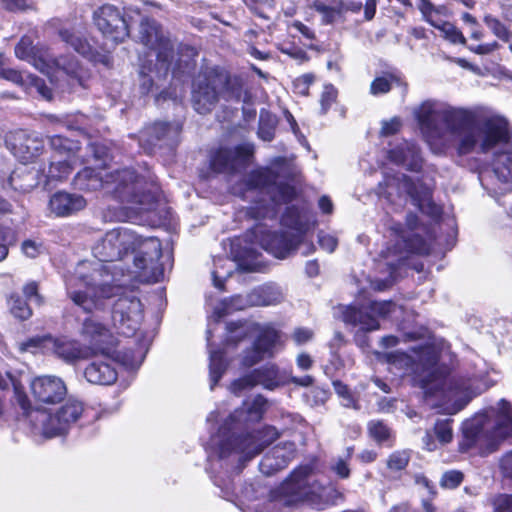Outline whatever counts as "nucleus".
Listing matches in <instances>:
<instances>
[{"label":"nucleus","mask_w":512,"mask_h":512,"mask_svg":"<svg viewBox=\"0 0 512 512\" xmlns=\"http://www.w3.org/2000/svg\"><path fill=\"white\" fill-rule=\"evenodd\" d=\"M413 114L428 141L446 130L459 137V154H492L495 176L512 188V124L505 116L487 107H453L435 100L424 101Z\"/></svg>","instance_id":"f257e3e1"},{"label":"nucleus","mask_w":512,"mask_h":512,"mask_svg":"<svg viewBox=\"0 0 512 512\" xmlns=\"http://www.w3.org/2000/svg\"><path fill=\"white\" fill-rule=\"evenodd\" d=\"M268 409V400L262 395L245 400L219 425L208 442V470L214 484L228 500L236 496L231 473H239L245 463L274 442L279 433L273 426L254 430Z\"/></svg>","instance_id":"f03ea898"},{"label":"nucleus","mask_w":512,"mask_h":512,"mask_svg":"<svg viewBox=\"0 0 512 512\" xmlns=\"http://www.w3.org/2000/svg\"><path fill=\"white\" fill-rule=\"evenodd\" d=\"M412 350L415 357L399 351L387 354L389 369L398 376H413L427 399L439 400L432 405L440 407L443 413H458L486 389L477 377L451 375L447 361L452 362L453 355L445 340H433Z\"/></svg>","instance_id":"7ed1b4c3"},{"label":"nucleus","mask_w":512,"mask_h":512,"mask_svg":"<svg viewBox=\"0 0 512 512\" xmlns=\"http://www.w3.org/2000/svg\"><path fill=\"white\" fill-rule=\"evenodd\" d=\"M76 189L95 191L103 189L123 206L113 213L110 208L104 218L110 221H130L137 224L154 225L152 218L159 187L148 171L139 173L132 168L115 170L102 175L90 167H85L73 179Z\"/></svg>","instance_id":"20e7f679"},{"label":"nucleus","mask_w":512,"mask_h":512,"mask_svg":"<svg viewBox=\"0 0 512 512\" xmlns=\"http://www.w3.org/2000/svg\"><path fill=\"white\" fill-rule=\"evenodd\" d=\"M65 285L69 299L86 313L112 306L111 319L119 334L130 337L139 329L143 320L142 303L115 275L96 271L88 276L78 271L66 278Z\"/></svg>","instance_id":"39448f33"},{"label":"nucleus","mask_w":512,"mask_h":512,"mask_svg":"<svg viewBox=\"0 0 512 512\" xmlns=\"http://www.w3.org/2000/svg\"><path fill=\"white\" fill-rule=\"evenodd\" d=\"M292 176V164L284 157H277L271 168L254 170L233 184L231 192L254 203L248 208L251 218H274L277 207L292 201L296 195L295 188L283 181Z\"/></svg>","instance_id":"423d86ee"},{"label":"nucleus","mask_w":512,"mask_h":512,"mask_svg":"<svg viewBox=\"0 0 512 512\" xmlns=\"http://www.w3.org/2000/svg\"><path fill=\"white\" fill-rule=\"evenodd\" d=\"M81 335L90 345L81 344L78 340L68 336L53 337L51 335L36 336L22 342V351L52 355L67 364H74L85 360L97 353L108 354L113 345V335L109 328L97 321L94 317L84 320Z\"/></svg>","instance_id":"0eeeda50"},{"label":"nucleus","mask_w":512,"mask_h":512,"mask_svg":"<svg viewBox=\"0 0 512 512\" xmlns=\"http://www.w3.org/2000/svg\"><path fill=\"white\" fill-rule=\"evenodd\" d=\"M138 39L149 50L145 58L140 59V90L143 95L152 90L156 81L166 78L170 70L174 76L185 71L180 63L173 66V44L154 19L141 20Z\"/></svg>","instance_id":"6e6552de"},{"label":"nucleus","mask_w":512,"mask_h":512,"mask_svg":"<svg viewBox=\"0 0 512 512\" xmlns=\"http://www.w3.org/2000/svg\"><path fill=\"white\" fill-rule=\"evenodd\" d=\"M15 55L18 59L26 61L37 70L51 77H63L67 81L68 88L57 83L62 91H76L77 88H87L90 74L77 60L75 56L66 55L54 58L49 49L43 44H33L30 36H23L15 47Z\"/></svg>","instance_id":"1a4fd4ad"},{"label":"nucleus","mask_w":512,"mask_h":512,"mask_svg":"<svg viewBox=\"0 0 512 512\" xmlns=\"http://www.w3.org/2000/svg\"><path fill=\"white\" fill-rule=\"evenodd\" d=\"M463 446L465 449L478 448L481 453L495 451L499 444L512 436V409L502 399L497 407H490L463 424Z\"/></svg>","instance_id":"9d476101"},{"label":"nucleus","mask_w":512,"mask_h":512,"mask_svg":"<svg viewBox=\"0 0 512 512\" xmlns=\"http://www.w3.org/2000/svg\"><path fill=\"white\" fill-rule=\"evenodd\" d=\"M14 392L30 432L35 436L53 438L64 435L84 412L83 403L74 398H68L54 414L47 409H30L28 396L16 385H14Z\"/></svg>","instance_id":"9b49d317"},{"label":"nucleus","mask_w":512,"mask_h":512,"mask_svg":"<svg viewBox=\"0 0 512 512\" xmlns=\"http://www.w3.org/2000/svg\"><path fill=\"white\" fill-rule=\"evenodd\" d=\"M107 233L118 234L119 240L113 246L120 250V260L129 252L137 251L134 266L143 272L151 282H159L164 277V266L160 263L162 249L160 241L155 237L142 238L135 231L126 227H117Z\"/></svg>","instance_id":"f8f14e48"},{"label":"nucleus","mask_w":512,"mask_h":512,"mask_svg":"<svg viewBox=\"0 0 512 512\" xmlns=\"http://www.w3.org/2000/svg\"><path fill=\"white\" fill-rule=\"evenodd\" d=\"M227 328L230 333L228 341H238L248 333L257 332L253 345L244 351L242 357L244 367H251L265 358L273 357L281 346L280 333L269 325L230 323Z\"/></svg>","instance_id":"ddd939ff"},{"label":"nucleus","mask_w":512,"mask_h":512,"mask_svg":"<svg viewBox=\"0 0 512 512\" xmlns=\"http://www.w3.org/2000/svg\"><path fill=\"white\" fill-rule=\"evenodd\" d=\"M385 188L379 185V194L384 196L390 202H394V197L400 200L410 198L412 204L417 206L421 212L432 218L439 217L441 208L434 203L432 199V188L422 182H414L410 177L401 174L396 176H387L385 178Z\"/></svg>","instance_id":"4468645a"},{"label":"nucleus","mask_w":512,"mask_h":512,"mask_svg":"<svg viewBox=\"0 0 512 512\" xmlns=\"http://www.w3.org/2000/svg\"><path fill=\"white\" fill-rule=\"evenodd\" d=\"M395 308L396 304L392 301H371L365 305H340L338 311L345 324L371 332L378 330L379 319L393 313Z\"/></svg>","instance_id":"2eb2a0df"},{"label":"nucleus","mask_w":512,"mask_h":512,"mask_svg":"<svg viewBox=\"0 0 512 512\" xmlns=\"http://www.w3.org/2000/svg\"><path fill=\"white\" fill-rule=\"evenodd\" d=\"M225 82V72L216 67H207L197 75L192 86V104L199 114L212 111Z\"/></svg>","instance_id":"dca6fc26"},{"label":"nucleus","mask_w":512,"mask_h":512,"mask_svg":"<svg viewBox=\"0 0 512 512\" xmlns=\"http://www.w3.org/2000/svg\"><path fill=\"white\" fill-rule=\"evenodd\" d=\"M318 461L300 465L290 474L280 487V493L285 497V503L291 505L316 494L322 489L317 476Z\"/></svg>","instance_id":"f3484780"},{"label":"nucleus","mask_w":512,"mask_h":512,"mask_svg":"<svg viewBox=\"0 0 512 512\" xmlns=\"http://www.w3.org/2000/svg\"><path fill=\"white\" fill-rule=\"evenodd\" d=\"M296 232H272L263 224H257L247 234L251 242L258 243L264 250L277 258H286L301 242V226L294 222Z\"/></svg>","instance_id":"a211bd4d"},{"label":"nucleus","mask_w":512,"mask_h":512,"mask_svg":"<svg viewBox=\"0 0 512 512\" xmlns=\"http://www.w3.org/2000/svg\"><path fill=\"white\" fill-rule=\"evenodd\" d=\"M119 237L120 236L116 233L106 232L105 235L94 245L92 251L94 257L98 260V263L94 265L88 276L94 274L96 271H101L103 274L108 272L110 275H115L116 278L118 276V272L121 276H124V268L119 263L120 250L113 246V241H118ZM85 270L86 263L83 262L77 267L76 272L73 275H76L78 271L87 275Z\"/></svg>","instance_id":"6ab92c4d"},{"label":"nucleus","mask_w":512,"mask_h":512,"mask_svg":"<svg viewBox=\"0 0 512 512\" xmlns=\"http://www.w3.org/2000/svg\"><path fill=\"white\" fill-rule=\"evenodd\" d=\"M51 147L55 150L52 156L46 179L47 183L62 181L72 172L76 164V154L79 148L74 142L61 136H53L50 140Z\"/></svg>","instance_id":"aec40b11"},{"label":"nucleus","mask_w":512,"mask_h":512,"mask_svg":"<svg viewBox=\"0 0 512 512\" xmlns=\"http://www.w3.org/2000/svg\"><path fill=\"white\" fill-rule=\"evenodd\" d=\"M94 23L102 34L115 43L125 40L129 27L123 13L114 5L105 4L94 11Z\"/></svg>","instance_id":"412c9836"},{"label":"nucleus","mask_w":512,"mask_h":512,"mask_svg":"<svg viewBox=\"0 0 512 512\" xmlns=\"http://www.w3.org/2000/svg\"><path fill=\"white\" fill-rule=\"evenodd\" d=\"M6 146L21 162H32L44 149L43 138L28 130L19 129L6 136Z\"/></svg>","instance_id":"4be33fe9"},{"label":"nucleus","mask_w":512,"mask_h":512,"mask_svg":"<svg viewBox=\"0 0 512 512\" xmlns=\"http://www.w3.org/2000/svg\"><path fill=\"white\" fill-rule=\"evenodd\" d=\"M418 217L415 214H408L406 217V226L409 230H404L402 224L397 223L391 226V231L395 235V254H402L403 252L415 254H427L430 251V244L418 233L413 230L417 227Z\"/></svg>","instance_id":"5701e85b"},{"label":"nucleus","mask_w":512,"mask_h":512,"mask_svg":"<svg viewBox=\"0 0 512 512\" xmlns=\"http://www.w3.org/2000/svg\"><path fill=\"white\" fill-rule=\"evenodd\" d=\"M258 385L268 390H275L284 385V380L275 364H267L254 369L249 374L232 382L230 390L235 395H239L242 391Z\"/></svg>","instance_id":"b1692460"},{"label":"nucleus","mask_w":512,"mask_h":512,"mask_svg":"<svg viewBox=\"0 0 512 512\" xmlns=\"http://www.w3.org/2000/svg\"><path fill=\"white\" fill-rule=\"evenodd\" d=\"M238 242L232 243L231 254L234 259L218 258L214 261V270L212 271L214 286L220 290L224 288V281L232 275L233 269L242 271H254L256 264L250 259H254L252 249H245V255L239 254L237 248Z\"/></svg>","instance_id":"393cba45"},{"label":"nucleus","mask_w":512,"mask_h":512,"mask_svg":"<svg viewBox=\"0 0 512 512\" xmlns=\"http://www.w3.org/2000/svg\"><path fill=\"white\" fill-rule=\"evenodd\" d=\"M181 130L182 126L179 122H156L140 132L139 143L148 152L156 146L172 148L177 144Z\"/></svg>","instance_id":"a878e982"},{"label":"nucleus","mask_w":512,"mask_h":512,"mask_svg":"<svg viewBox=\"0 0 512 512\" xmlns=\"http://www.w3.org/2000/svg\"><path fill=\"white\" fill-rule=\"evenodd\" d=\"M252 152L253 147L248 143L219 148L211 153V168L216 172H233L248 162Z\"/></svg>","instance_id":"bb28decb"},{"label":"nucleus","mask_w":512,"mask_h":512,"mask_svg":"<svg viewBox=\"0 0 512 512\" xmlns=\"http://www.w3.org/2000/svg\"><path fill=\"white\" fill-rule=\"evenodd\" d=\"M30 388L34 399L44 404H56L67 394L65 382L55 375H43L32 379Z\"/></svg>","instance_id":"cd10ccee"},{"label":"nucleus","mask_w":512,"mask_h":512,"mask_svg":"<svg viewBox=\"0 0 512 512\" xmlns=\"http://www.w3.org/2000/svg\"><path fill=\"white\" fill-rule=\"evenodd\" d=\"M388 158L393 163L413 172H419L422 168L419 149L413 142L403 140L388 151Z\"/></svg>","instance_id":"c85d7f7f"},{"label":"nucleus","mask_w":512,"mask_h":512,"mask_svg":"<svg viewBox=\"0 0 512 512\" xmlns=\"http://www.w3.org/2000/svg\"><path fill=\"white\" fill-rule=\"evenodd\" d=\"M293 457L294 445L292 443L275 446L262 458L259 469L264 475L271 476L277 471L284 469Z\"/></svg>","instance_id":"c756f323"},{"label":"nucleus","mask_w":512,"mask_h":512,"mask_svg":"<svg viewBox=\"0 0 512 512\" xmlns=\"http://www.w3.org/2000/svg\"><path fill=\"white\" fill-rule=\"evenodd\" d=\"M85 206L86 200L82 196L63 191L53 194L49 201V209L57 217L70 216Z\"/></svg>","instance_id":"7c9ffc66"},{"label":"nucleus","mask_w":512,"mask_h":512,"mask_svg":"<svg viewBox=\"0 0 512 512\" xmlns=\"http://www.w3.org/2000/svg\"><path fill=\"white\" fill-rule=\"evenodd\" d=\"M59 37L61 40L82 56L88 58L95 63H102L105 66L110 64V57L106 54H102L93 49V47L83 39L81 36L76 34L74 31L69 29H61L59 31Z\"/></svg>","instance_id":"2f4dec72"},{"label":"nucleus","mask_w":512,"mask_h":512,"mask_svg":"<svg viewBox=\"0 0 512 512\" xmlns=\"http://www.w3.org/2000/svg\"><path fill=\"white\" fill-rule=\"evenodd\" d=\"M84 376L92 384L111 385L117 380V371L109 362L95 360L85 368Z\"/></svg>","instance_id":"473e14b6"},{"label":"nucleus","mask_w":512,"mask_h":512,"mask_svg":"<svg viewBox=\"0 0 512 512\" xmlns=\"http://www.w3.org/2000/svg\"><path fill=\"white\" fill-rule=\"evenodd\" d=\"M207 346L209 351V375H210V389L213 390L222 378L226 368L227 362L224 358V353L221 350H215L211 345V329L207 330Z\"/></svg>","instance_id":"72a5a7b5"},{"label":"nucleus","mask_w":512,"mask_h":512,"mask_svg":"<svg viewBox=\"0 0 512 512\" xmlns=\"http://www.w3.org/2000/svg\"><path fill=\"white\" fill-rule=\"evenodd\" d=\"M251 292L246 296L243 295H235L230 298H226L222 300L215 308H214V317L217 321H219L222 317L230 314L234 311L243 310L247 307L255 306L251 303Z\"/></svg>","instance_id":"f704fd0d"},{"label":"nucleus","mask_w":512,"mask_h":512,"mask_svg":"<svg viewBox=\"0 0 512 512\" xmlns=\"http://www.w3.org/2000/svg\"><path fill=\"white\" fill-rule=\"evenodd\" d=\"M9 185L18 192L21 193H29L32 191L37 185L38 181L36 180L35 173L29 171L25 167L15 169L9 179Z\"/></svg>","instance_id":"c9c22d12"},{"label":"nucleus","mask_w":512,"mask_h":512,"mask_svg":"<svg viewBox=\"0 0 512 512\" xmlns=\"http://www.w3.org/2000/svg\"><path fill=\"white\" fill-rule=\"evenodd\" d=\"M251 298L255 306H269L281 302L283 296L277 286L265 285L252 290Z\"/></svg>","instance_id":"e433bc0d"},{"label":"nucleus","mask_w":512,"mask_h":512,"mask_svg":"<svg viewBox=\"0 0 512 512\" xmlns=\"http://www.w3.org/2000/svg\"><path fill=\"white\" fill-rule=\"evenodd\" d=\"M226 82L221 87L220 98L227 101L236 100L240 101L242 98V83L237 77H230L225 72Z\"/></svg>","instance_id":"4c0bfd02"},{"label":"nucleus","mask_w":512,"mask_h":512,"mask_svg":"<svg viewBox=\"0 0 512 512\" xmlns=\"http://www.w3.org/2000/svg\"><path fill=\"white\" fill-rule=\"evenodd\" d=\"M432 26L438 29L443 37L453 44H465L466 39L462 32L452 23L445 21H432Z\"/></svg>","instance_id":"58836bf2"},{"label":"nucleus","mask_w":512,"mask_h":512,"mask_svg":"<svg viewBox=\"0 0 512 512\" xmlns=\"http://www.w3.org/2000/svg\"><path fill=\"white\" fill-rule=\"evenodd\" d=\"M483 21L498 39L510 43L512 31L498 18L489 14L484 17Z\"/></svg>","instance_id":"ea45409f"},{"label":"nucleus","mask_w":512,"mask_h":512,"mask_svg":"<svg viewBox=\"0 0 512 512\" xmlns=\"http://www.w3.org/2000/svg\"><path fill=\"white\" fill-rule=\"evenodd\" d=\"M404 259H405V257L400 255L396 262L387 261L386 265L389 268L388 277H386L385 279H376V280L372 281L371 282L372 287L378 291H383V290L387 289L388 287H390L395 281L396 270L398 269V267L403 265Z\"/></svg>","instance_id":"a19ab883"},{"label":"nucleus","mask_w":512,"mask_h":512,"mask_svg":"<svg viewBox=\"0 0 512 512\" xmlns=\"http://www.w3.org/2000/svg\"><path fill=\"white\" fill-rule=\"evenodd\" d=\"M276 118L269 113H261L259 120L258 135L264 141H271L274 138Z\"/></svg>","instance_id":"79ce46f5"},{"label":"nucleus","mask_w":512,"mask_h":512,"mask_svg":"<svg viewBox=\"0 0 512 512\" xmlns=\"http://www.w3.org/2000/svg\"><path fill=\"white\" fill-rule=\"evenodd\" d=\"M8 305L10 307L11 313L18 319L26 320L32 314V311L26 301L23 300L18 294H12L9 297Z\"/></svg>","instance_id":"37998d69"},{"label":"nucleus","mask_w":512,"mask_h":512,"mask_svg":"<svg viewBox=\"0 0 512 512\" xmlns=\"http://www.w3.org/2000/svg\"><path fill=\"white\" fill-rule=\"evenodd\" d=\"M487 505L492 512H512V494L498 493L488 497Z\"/></svg>","instance_id":"c03bdc74"},{"label":"nucleus","mask_w":512,"mask_h":512,"mask_svg":"<svg viewBox=\"0 0 512 512\" xmlns=\"http://www.w3.org/2000/svg\"><path fill=\"white\" fill-rule=\"evenodd\" d=\"M313 8L322 16V21L325 24H331L341 16L343 6L340 3L337 7L328 6L320 1L313 3Z\"/></svg>","instance_id":"a18cd8bd"},{"label":"nucleus","mask_w":512,"mask_h":512,"mask_svg":"<svg viewBox=\"0 0 512 512\" xmlns=\"http://www.w3.org/2000/svg\"><path fill=\"white\" fill-rule=\"evenodd\" d=\"M145 354L142 351H119L117 352V359L127 369L134 370L140 367L144 360Z\"/></svg>","instance_id":"49530a36"},{"label":"nucleus","mask_w":512,"mask_h":512,"mask_svg":"<svg viewBox=\"0 0 512 512\" xmlns=\"http://www.w3.org/2000/svg\"><path fill=\"white\" fill-rule=\"evenodd\" d=\"M353 448H347V455L345 458L337 457L333 459L330 463V470L333 471L339 478L347 479L350 476V468L348 461L352 457Z\"/></svg>","instance_id":"de8ad7c7"},{"label":"nucleus","mask_w":512,"mask_h":512,"mask_svg":"<svg viewBox=\"0 0 512 512\" xmlns=\"http://www.w3.org/2000/svg\"><path fill=\"white\" fill-rule=\"evenodd\" d=\"M399 79L392 74H385L373 80L370 86V92L373 95H380L390 91L393 83H398Z\"/></svg>","instance_id":"09e8293b"},{"label":"nucleus","mask_w":512,"mask_h":512,"mask_svg":"<svg viewBox=\"0 0 512 512\" xmlns=\"http://www.w3.org/2000/svg\"><path fill=\"white\" fill-rule=\"evenodd\" d=\"M370 436L377 442L382 443L391 437V430L380 420H372L368 423Z\"/></svg>","instance_id":"8fccbe9b"},{"label":"nucleus","mask_w":512,"mask_h":512,"mask_svg":"<svg viewBox=\"0 0 512 512\" xmlns=\"http://www.w3.org/2000/svg\"><path fill=\"white\" fill-rule=\"evenodd\" d=\"M451 422L450 419L439 420L434 426V433L441 444L449 443L453 438Z\"/></svg>","instance_id":"3c124183"},{"label":"nucleus","mask_w":512,"mask_h":512,"mask_svg":"<svg viewBox=\"0 0 512 512\" xmlns=\"http://www.w3.org/2000/svg\"><path fill=\"white\" fill-rule=\"evenodd\" d=\"M87 149L91 152L95 162H100L101 166L107 165V161L110 159V152L104 144L92 142L88 144Z\"/></svg>","instance_id":"603ef678"},{"label":"nucleus","mask_w":512,"mask_h":512,"mask_svg":"<svg viewBox=\"0 0 512 512\" xmlns=\"http://www.w3.org/2000/svg\"><path fill=\"white\" fill-rule=\"evenodd\" d=\"M338 96L337 89L332 84H326L320 98L321 113L326 114Z\"/></svg>","instance_id":"864d4df0"},{"label":"nucleus","mask_w":512,"mask_h":512,"mask_svg":"<svg viewBox=\"0 0 512 512\" xmlns=\"http://www.w3.org/2000/svg\"><path fill=\"white\" fill-rule=\"evenodd\" d=\"M15 234L9 227L0 225V262L8 256V246L14 242Z\"/></svg>","instance_id":"5fc2aeb1"},{"label":"nucleus","mask_w":512,"mask_h":512,"mask_svg":"<svg viewBox=\"0 0 512 512\" xmlns=\"http://www.w3.org/2000/svg\"><path fill=\"white\" fill-rule=\"evenodd\" d=\"M409 458V453L407 451H396L389 456L387 466L391 470H402L407 466Z\"/></svg>","instance_id":"6e6d98bb"},{"label":"nucleus","mask_w":512,"mask_h":512,"mask_svg":"<svg viewBox=\"0 0 512 512\" xmlns=\"http://www.w3.org/2000/svg\"><path fill=\"white\" fill-rule=\"evenodd\" d=\"M463 481V474L456 470H450L442 475L440 485L443 488L454 489Z\"/></svg>","instance_id":"4d7b16f0"},{"label":"nucleus","mask_w":512,"mask_h":512,"mask_svg":"<svg viewBox=\"0 0 512 512\" xmlns=\"http://www.w3.org/2000/svg\"><path fill=\"white\" fill-rule=\"evenodd\" d=\"M334 389L339 397L342 398V405L345 407L356 408V402L350 393L348 387L340 381H333Z\"/></svg>","instance_id":"13d9d810"},{"label":"nucleus","mask_w":512,"mask_h":512,"mask_svg":"<svg viewBox=\"0 0 512 512\" xmlns=\"http://www.w3.org/2000/svg\"><path fill=\"white\" fill-rule=\"evenodd\" d=\"M314 81L312 74H304L293 81V90L296 94L307 96L309 93L310 85Z\"/></svg>","instance_id":"bf43d9fd"},{"label":"nucleus","mask_w":512,"mask_h":512,"mask_svg":"<svg viewBox=\"0 0 512 512\" xmlns=\"http://www.w3.org/2000/svg\"><path fill=\"white\" fill-rule=\"evenodd\" d=\"M21 249L27 257L36 258L44 251V246L41 242H36L29 239L22 243Z\"/></svg>","instance_id":"052dcab7"},{"label":"nucleus","mask_w":512,"mask_h":512,"mask_svg":"<svg viewBox=\"0 0 512 512\" xmlns=\"http://www.w3.org/2000/svg\"><path fill=\"white\" fill-rule=\"evenodd\" d=\"M318 243L322 249L329 253H332L338 244L337 239L334 236L323 232L318 234Z\"/></svg>","instance_id":"680f3d73"},{"label":"nucleus","mask_w":512,"mask_h":512,"mask_svg":"<svg viewBox=\"0 0 512 512\" xmlns=\"http://www.w3.org/2000/svg\"><path fill=\"white\" fill-rule=\"evenodd\" d=\"M418 8L423 14L425 20L432 25V21H437L434 17L436 9L430 0H419Z\"/></svg>","instance_id":"e2e57ef3"},{"label":"nucleus","mask_w":512,"mask_h":512,"mask_svg":"<svg viewBox=\"0 0 512 512\" xmlns=\"http://www.w3.org/2000/svg\"><path fill=\"white\" fill-rule=\"evenodd\" d=\"M23 292L28 300L34 301L37 305L42 304L43 300L42 297L38 294V285L36 282H30L26 284L23 288Z\"/></svg>","instance_id":"0e129e2a"},{"label":"nucleus","mask_w":512,"mask_h":512,"mask_svg":"<svg viewBox=\"0 0 512 512\" xmlns=\"http://www.w3.org/2000/svg\"><path fill=\"white\" fill-rule=\"evenodd\" d=\"M401 127V121L399 118H392L389 121H383L381 128V135L390 136L398 132Z\"/></svg>","instance_id":"69168bd1"},{"label":"nucleus","mask_w":512,"mask_h":512,"mask_svg":"<svg viewBox=\"0 0 512 512\" xmlns=\"http://www.w3.org/2000/svg\"><path fill=\"white\" fill-rule=\"evenodd\" d=\"M1 6L11 12L23 11L28 8L27 0H1Z\"/></svg>","instance_id":"338daca9"},{"label":"nucleus","mask_w":512,"mask_h":512,"mask_svg":"<svg viewBox=\"0 0 512 512\" xmlns=\"http://www.w3.org/2000/svg\"><path fill=\"white\" fill-rule=\"evenodd\" d=\"M468 48L470 51H472L476 54L487 55V54H490L491 52L497 50L499 48V44L496 41H494L491 43L480 44V45H476V46L471 45Z\"/></svg>","instance_id":"774afa93"}]
</instances>
